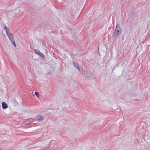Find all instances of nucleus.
<instances>
[{
  "instance_id": "obj_1",
  "label": "nucleus",
  "mask_w": 150,
  "mask_h": 150,
  "mask_svg": "<svg viewBox=\"0 0 150 150\" xmlns=\"http://www.w3.org/2000/svg\"><path fill=\"white\" fill-rule=\"evenodd\" d=\"M121 28L119 24H117L116 27L115 31L114 34V37H116L117 36L121 33H122Z\"/></svg>"
},
{
  "instance_id": "obj_2",
  "label": "nucleus",
  "mask_w": 150,
  "mask_h": 150,
  "mask_svg": "<svg viewBox=\"0 0 150 150\" xmlns=\"http://www.w3.org/2000/svg\"><path fill=\"white\" fill-rule=\"evenodd\" d=\"M8 36L11 41V43H12L13 46L16 47V45L15 43V40L13 38V36L12 33H9V34H7Z\"/></svg>"
},
{
  "instance_id": "obj_3",
  "label": "nucleus",
  "mask_w": 150,
  "mask_h": 150,
  "mask_svg": "<svg viewBox=\"0 0 150 150\" xmlns=\"http://www.w3.org/2000/svg\"><path fill=\"white\" fill-rule=\"evenodd\" d=\"M78 70L80 73L82 74H84L85 73V70L82 68H79Z\"/></svg>"
},
{
  "instance_id": "obj_4",
  "label": "nucleus",
  "mask_w": 150,
  "mask_h": 150,
  "mask_svg": "<svg viewBox=\"0 0 150 150\" xmlns=\"http://www.w3.org/2000/svg\"><path fill=\"white\" fill-rule=\"evenodd\" d=\"M7 104L4 102L2 103V107L4 109H6L8 108Z\"/></svg>"
},
{
  "instance_id": "obj_5",
  "label": "nucleus",
  "mask_w": 150,
  "mask_h": 150,
  "mask_svg": "<svg viewBox=\"0 0 150 150\" xmlns=\"http://www.w3.org/2000/svg\"><path fill=\"white\" fill-rule=\"evenodd\" d=\"M37 118L38 120H39L40 121H42L44 119L43 117L40 115H38L37 116Z\"/></svg>"
},
{
  "instance_id": "obj_6",
  "label": "nucleus",
  "mask_w": 150,
  "mask_h": 150,
  "mask_svg": "<svg viewBox=\"0 0 150 150\" xmlns=\"http://www.w3.org/2000/svg\"><path fill=\"white\" fill-rule=\"evenodd\" d=\"M73 64L74 65V66L75 67H76L78 69L79 68V66L78 64L75 62H73Z\"/></svg>"
},
{
  "instance_id": "obj_7",
  "label": "nucleus",
  "mask_w": 150,
  "mask_h": 150,
  "mask_svg": "<svg viewBox=\"0 0 150 150\" xmlns=\"http://www.w3.org/2000/svg\"><path fill=\"white\" fill-rule=\"evenodd\" d=\"M38 55H40V56H41L43 59L45 60V56L43 55V54L41 53L40 52H39V54Z\"/></svg>"
},
{
  "instance_id": "obj_8",
  "label": "nucleus",
  "mask_w": 150,
  "mask_h": 150,
  "mask_svg": "<svg viewBox=\"0 0 150 150\" xmlns=\"http://www.w3.org/2000/svg\"><path fill=\"white\" fill-rule=\"evenodd\" d=\"M4 28L7 34H9L10 33H9V32L8 31V29L7 27L6 26H5Z\"/></svg>"
},
{
  "instance_id": "obj_9",
  "label": "nucleus",
  "mask_w": 150,
  "mask_h": 150,
  "mask_svg": "<svg viewBox=\"0 0 150 150\" xmlns=\"http://www.w3.org/2000/svg\"><path fill=\"white\" fill-rule=\"evenodd\" d=\"M35 54H36L38 55L39 54V52H40V51L39 50H35Z\"/></svg>"
},
{
  "instance_id": "obj_10",
  "label": "nucleus",
  "mask_w": 150,
  "mask_h": 150,
  "mask_svg": "<svg viewBox=\"0 0 150 150\" xmlns=\"http://www.w3.org/2000/svg\"><path fill=\"white\" fill-rule=\"evenodd\" d=\"M35 94L38 97L39 96V93L37 92H35Z\"/></svg>"
},
{
  "instance_id": "obj_11",
  "label": "nucleus",
  "mask_w": 150,
  "mask_h": 150,
  "mask_svg": "<svg viewBox=\"0 0 150 150\" xmlns=\"http://www.w3.org/2000/svg\"><path fill=\"white\" fill-rule=\"evenodd\" d=\"M37 124V123H33V122H30L28 124L29 125L33 124L34 125L36 124Z\"/></svg>"
}]
</instances>
